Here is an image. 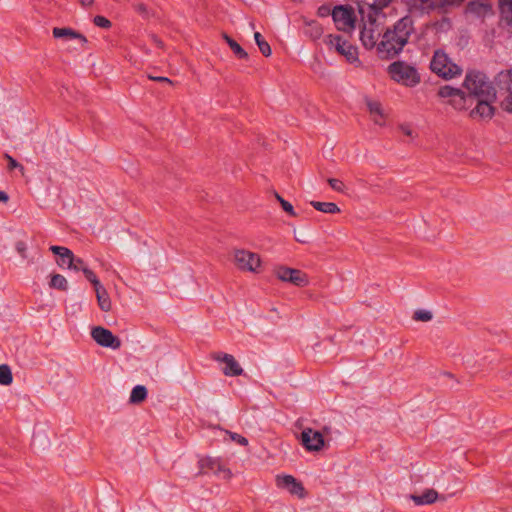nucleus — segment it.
Listing matches in <instances>:
<instances>
[{"mask_svg": "<svg viewBox=\"0 0 512 512\" xmlns=\"http://www.w3.org/2000/svg\"><path fill=\"white\" fill-rule=\"evenodd\" d=\"M401 130L407 136H411L412 135V130L408 126H401Z\"/></svg>", "mask_w": 512, "mask_h": 512, "instance_id": "8fccbe9b", "label": "nucleus"}, {"mask_svg": "<svg viewBox=\"0 0 512 512\" xmlns=\"http://www.w3.org/2000/svg\"><path fill=\"white\" fill-rule=\"evenodd\" d=\"M387 71L392 80L407 87H415L421 81L417 69L404 61L391 63Z\"/></svg>", "mask_w": 512, "mask_h": 512, "instance_id": "7ed1b4c3", "label": "nucleus"}, {"mask_svg": "<svg viewBox=\"0 0 512 512\" xmlns=\"http://www.w3.org/2000/svg\"><path fill=\"white\" fill-rule=\"evenodd\" d=\"M366 104L368 107V110L371 115H373V121L377 125H383L384 124V113L381 106V103L374 100H366Z\"/></svg>", "mask_w": 512, "mask_h": 512, "instance_id": "6ab92c4d", "label": "nucleus"}, {"mask_svg": "<svg viewBox=\"0 0 512 512\" xmlns=\"http://www.w3.org/2000/svg\"><path fill=\"white\" fill-rule=\"evenodd\" d=\"M231 437L234 441H236L238 444L242 445V446H246L248 444V440L247 438H245L244 436L242 435H239L237 433H233L231 434Z\"/></svg>", "mask_w": 512, "mask_h": 512, "instance_id": "37998d69", "label": "nucleus"}, {"mask_svg": "<svg viewBox=\"0 0 512 512\" xmlns=\"http://www.w3.org/2000/svg\"><path fill=\"white\" fill-rule=\"evenodd\" d=\"M478 99V103L476 107L471 111L470 116L480 117V118H492L494 115V107L491 105V103L495 99H488L485 97H476Z\"/></svg>", "mask_w": 512, "mask_h": 512, "instance_id": "f3484780", "label": "nucleus"}, {"mask_svg": "<svg viewBox=\"0 0 512 512\" xmlns=\"http://www.w3.org/2000/svg\"><path fill=\"white\" fill-rule=\"evenodd\" d=\"M151 40H152V42H153L157 47H159V48H163V47H164V43H163V41H162L160 38H158L156 35H152V36H151Z\"/></svg>", "mask_w": 512, "mask_h": 512, "instance_id": "a18cd8bd", "label": "nucleus"}, {"mask_svg": "<svg viewBox=\"0 0 512 512\" xmlns=\"http://www.w3.org/2000/svg\"><path fill=\"white\" fill-rule=\"evenodd\" d=\"M87 266L85 265L84 261L81 258L74 257V264L70 266L69 269L75 270V271H82Z\"/></svg>", "mask_w": 512, "mask_h": 512, "instance_id": "ea45409f", "label": "nucleus"}, {"mask_svg": "<svg viewBox=\"0 0 512 512\" xmlns=\"http://www.w3.org/2000/svg\"><path fill=\"white\" fill-rule=\"evenodd\" d=\"M467 96L464 91L460 89L459 95H455L453 99L449 100V103L457 110H462L466 107Z\"/></svg>", "mask_w": 512, "mask_h": 512, "instance_id": "c756f323", "label": "nucleus"}, {"mask_svg": "<svg viewBox=\"0 0 512 512\" xmlns=\"http://www.w3.org/2000/svg\"><path fill=\"white\" fill-rule=\"evenodd\" d=\"M93 23L97 27L103 28V29H109L112 26V23L109 19H107L104 16L97 15L93 18Z\"/></svg>", "mask_w": 512, "mask_h": 512, "instance_id": "473e14b6", "label": "nucleus"}, {"mask_svg": "<svg viewBox=\"0 0 512 512\" xmlns=\"http://www.w3.org/2000/svg\"><path fill=\"white\" fill-rule=\"evenodd\" d=\"M384 29L379 28L376 19L369 17L368 22L364 23L360 31V40L366 49H373L378 47L379 38H382Z\"/></svg>", "mask_w": 512, "mask_h": 512, "instance_id": "0eeeda50", "label": "nucleus"}, {"mask_svg": "<svg viewBox=\"0 0 512 512\" xmlns=\"http://www.w3.org/2000/svg\"><path fill=\"white\" fill-rule=\"evenodd\" d=\"M333 21L338 30L350 33L355 29L356 15L351 6L338 5L331 12Z\"/></svg>", "mask_w": 512, "mask_h": 512, "instance_id": "39448f33", "label": "nucleus"}, {"mask_svg": "<svg viewBox=\"0 0 512 512\" xmlns=\"http://www.w3.org/2000/svg\"><path fill=\"white\" fill-rule=\"evenodd\" d=\"M13 381V376L10 367L7 364L0 365V384L10 385Z\"/></svg>", "mask_w": 512, "mask_h": 512, "instance_id": "cd10ccee", "label": "nucleus"}, {"mask_svg": "<svg viewBox=\"0 0 512 512\" xmlns=\"http://www.w3.org/2000/svg\"><path fill=\"white\" fill-rule=\"evenodd\" d=\"M310 204L314 209L323 213L336 214L340 212V208L333 202L311 201Z\"/></svg>", "mask_w": 512, "mask_h": 512, "instance_id": "4be33fe9", "label": "nucleus"}, {"mask_svg": "<svg viewBox=\"0 0 512 512\" xmlns=\"http://www.w3.org/2000/svg\"><path fill=\"white\" fill-rule=\"evenodd\" d=\"M91 336L93 340L102 347L116 350L122 345L119 337L115 336L109 329L102 326L94 327L91 331Z\"/></svg>", "mask_w": 512, "mask_h": 512, "instance_id": "1a4fd4ad", "label": "nucleus"}, {"mask_svg": "<svg viewBox=\"0 0 512 512\" xmlns=\"http://www.w3.org/2000/svg\"><path fill=\"white\" fill-rule=\"evenodd\" d=\"M496 94L510 95L512 93V69L502 70L494 77Z\"/></svg>", "mask_w": 512, "mask_h": 512, "instance_id": "2eb2a0df", "label": "nucleus"}, {"mask_svg": "<svg viewBox=\"0 0 512 512\" xmlns=\"http://www.w3.org/2000/svg\"><path fill=\"white\" fill-rule=\"evenodd\" d=\"M147 388L143 385H136L130 394L129 401L133 404H138L143 402L147 398Z\"/></svg>", "mask_w": 512, "mask_h": 512, "instance_id": "b1692460", "label": "nucleus"}, {"mask_svg": "<svg viewBox=\"0 0 512 512\" xmlns=\"http://www.w3.org/2000/svg\"><path fill=\"white\" fill-rule=\"evenodd\" d=\"M281 207L282 209L287 212L290 216H296V212L294 211V208L292 204L286 200L281 201Z\"/></svg>", "mask_w": 512, "mask_h": 512, "instance_id": "a19ab883", "label": "nucleus"}, {"mask_svg": "<svg viewBox=\"0 0 512 512\" xmlns=\"http://www.w3.org/2000/svg\"><path fill=\"white\" fill-rule=\"evenodd\" d=\"M463 86L469 92V97L496 99L494 82L491 83L483 72L477 70L468 71Z\"/></svg>", "mask_w": 512, "mask_h": 512, "instance_id": "f03ea898", "label": "nucleus"}, {"mask_svg": "<svg viewBox=\"0 0 512 512\" xmlns=\"http://www.w3.org/2000/svg\"><path fill=\"white\" fill-rule=\"evenodd\" d=\"M432 313L427 310H417L414 312L413 319L416 321L427 322L432 319Z\"/></svg>", "mask_w": 512, "mask_h": 512, "instance_id": "2f4dec72", "label": "nucleus"}, {"mask_svg": "<svg viewBox=\"0 0 512 512\" xmlns=\"http://www.w3.org/2000/svg\"><path fill=\"white\" fill-rule=\"evenodd\" d=\"M4 157L8 161V169L9 170L18 168L20 170V172L22 173V175L24 174L25 169H24L23 165H21L19 162H17V160H15L11 155H9L7 153H5Z\"/></svg>", "mask_w": 512, "mask_h": 512, "instance_id": "72a5a7b5", "label": "nucleus"}, {"mask_svg": "<svg viewBox=\"0 0 512 512\" xmlns=\"http://www.w3.org/2000/svg\"><path fill=\"white\" fill-rule=\"evenodd\" d=\"M234 260L237 267L243 271L257 272L261 264L259 255L247 250L235 251Z\"/></svg>", "mask_w": 512, "mask_h": 512, "instance_id": "9d476101", "label": "nucleus"}, {"mask_svg": "<svg viewBox=\"0 0 512 512\" xmlns=\"http://www.w3.org/2000/svg\"><path fill=\"white\" fill-rule=\"evenodd\" d=\"M80 3L83 7H89L94 3V0H80Z\"/></svg>", "mask_w": 512, "mask_h": 512, "instance_id": "de8ad7c7", "label": "nucleus"}, {"mask_svg": "<svg viewBox=\"0 0 512 512\" xmlns=\"http://www.w3.org/2000/svg\"><path fill=\"white\" fill-rule=\"evenodd\" d=\"M148 79H150L152 81L160 82V83H166L169 85H173V81L171 79H169L168 77H164V76H153V75L149 74Z\"/></svg>", "mask_w": 512, "mask_h": 512, "instance_id": "79ce46f5", "label": "nucleus"}, {"mask_svg": "<svg viewBox=\"0 0 512 512\" xmlns=\"http://www.w3.org/2000/svg\"><path fill=\"white\" fill-rule=\"evenodd\" d=\"M276 485L278 488L286 489L290 494L296 495L301 499L306 496L303 484L292 475H277Z\"/></svg>", "mask_w": 512, "mask_h": 512, "instance_id": "9b49d317", "label": "nucleus"}, {"mask_svg": "<svg viewBox=\"0 0 512 512\" xmlns=\"http://www.w3.org/2000/svg\"><path fill=\"white\" fill-rule=\"evenodd\" d=\"M254 39H255V42H256L260 52L263 54V56L269 57L272 54V50H271V47L268 44V42L265 41V39L261 35V33L255 32Z\"/></svg>", "mask_w": 512, "mask_h": 512, "instance_id": "bb28decb", "label": "nucleus"}, {"mask_svg": "<svg viewBox=\"0 0 512 512\" xmlns=\"http://www.w3.org/2000/svg\"><path fill=\"white\" fill-rule=\"evenodd\" d=\"M15 249L17 253L23 258H27L28 246L25 241L19 240L15 243Z\"/></svg>", "mask_w": 512, "mask_h": 512, "instance_id": "c9c22d12", "label": "nucleus"}, {"mask_svg": "<svg viewBox=\"0 0 512 512\" xmlns=\"http://www.w3.org/2000/svg\"><path fill=\"white\" fill-rule=\"evenodd\" d=\"M49 249L53 254L58 256L56 262L61 268H70V266L74 264L75 255L69 248L52 245Z\"/></svg>", "mask_w": 512, "mask_h": 512, "instance_id": "dca6fc26", "label": "nucleus"}, {"mask_svg": "<svg viewBox=\"0 0 512 512\" xmlns=\"http://www.w3.org/2000/svg\"><path fill=\"white\" fill-rule=\"evenodd\" d=\"M393 0H374L370 5L371 7L378 11L387 7Z\"/></svg>", "mask_w": 512, "mask_h": 512, "instance_id": "58836bf2", "label": "nucleus"}, {"mask_svg": "<svg viewBox=\"0 0 512 512\" xmlns=\"http://www.w3.org/2000/svg\"><path fill=\"white\" fill-rule=\"evenodd\" d=\"M414 30V20L410 15H405L393 25L387 26L377 47L379 58L389 60L398 56L408 44Z\"/></svg>", "mask_w": 512, "mask_h": 512, "instance_id": "f257e3e1", "label": "nucleus"}, {"mask_svg": "<svg viewBox=\"0 0 512 512\" xmlns=\"http://www.w3.org/2000/svg\"><path fill=\"white\" fill-rule=\"evenodd\" d=\"M312 26H313L312 36L314 38H319L321 36V34H322L321 27L317 23H315V22H313Z\"/></svg>", "mask_w": 512, "mask_h": 512, "instance_id": "c03bdc74", "label": "nucleus"}, {"mask_svg": "<svg viewBox=\"0 0 512 512\" xmlns=\"http://www.w3.org/2000/svg\"><path fill=\"white\" fill-rule=\"evenodd\" d=\"M327 182H328L329 186L334 191H337L340 193H343L345 191V185L341 180L336 179V178H329V179H327Z\"/></svg>", "mask_w": 512, "mask_h": 512, "instance_id": "f704fd0d", "label": "nucleus"}, {"mask_svg": "<svg viewBox=\"0 0 512 512\" xmlns=\"http://www.w3.org/2000/svg\"><path fill=\"white\" fill-rule=\"evenodd\" d=\"M49 286L53 289H57L60 291L68 290V282H67L66 278L61 274H53L51 276Z\"/></svg>", "mask_w": 512, "mask_h": 512, "instance_id": "a878e982", "label": "nucleus"}, {"mask_svg": "<svg viewBox=\"0 0 512 512\" xmlns=\"http://www.w3.org/2000/svg\"><path fill=\"white\" fill-rule=\"evenodd\" d=\"M430 69L438 76L449 80L461 75L462 69L453 63L443 50H436L430 62Z\"/></svg>", "mask_w": 512, "mask_h": 512, "instance_id": "20e7f679", "label": "nucleus"}, {"mask_svg": "<svg viewBox=\"0 0 512 512\" xmlns=\"http://www.w3.org/2000/svg\"><path fill=\"white\" fill-rule=\"evenodd\" d=\"M83 274L85 275L86 279L94 286V288L101 286V283L95 273L86 267L83 269Z\"/></svg>", "mask_w": 512, "mask_h": 512, "instance_id": "7c9ffc66", "label": "nucleus"}, {"mask_svg": "<svg viewBox=\"0 0 512 512\" xmlns=\"http://www.w3.org/2000/svg\"><path fill=\"white\" fill-rule=\"evenodd\" d=\"M275 195V198L277 199V201L281 204V201L282 200H285L284 198H282L277 192L274 193Z\"/></svg>", "mask_w": 512, "mask_h": 512, "instance_id": "603ef678", "label": "nucleus"}, {"mask_svg": "<svg viewBox=\"0 0 512 512\" xmlns=\"http://www.w3.org/2000/svg\"><path fill=\"white\" fill-rule=\"evenodd\" d=\"M499 8L501 12L512 14V0H498Z\"/></svg>", "mask_w": 512, "mask_h": 512, "instance_id": "e433bc0d", "label": "nucleus"}, {"mask_svg": "<svg viewBox=\"0 0 512 512\" xmlns=\"http://www.w3.org/2000/svg\"><path fill=\"white\" fill-rule=\"evenodd\" d=\"M94 289L96 292V297H97L99 308L104 312L110 311L111 310V300H110V297H109L106 289L102 285L99 287H96Z\"/></svg>", "mask_w": 512, "mask_h": 512, "instance_id": "412c9836", "label": "nucleus"}, {"mask_svg": "<svg viewBox=\"0 0 512 512\" xmlns=\"http://www.w3.org/2000/svg\"><path fill=\"white\" fill-rule=\"evenodd\" d=\"M53 36L55 38L79 39L81 41V43H83V44H86L88 42L86 36H84L83 34L75 31L72 28H66V27L58 28V27H55L53 29Z\"/></svg>", "mask_w": 512, "mask_h": 512, "instance_id": "a211bd4d", "label": "nucleus"}, {"mask_svg": "<svg viewBox=\"0 0 512 512\" xmlns=\"http://www.w3.org/2000/svg\"><path fill=\"white\" fill-rule=\"evenodd\" d=\"M328 13H329V8L328 7L322 6V7L319 8L320 16H325Z\"/></svg>", "mask_w": 512, "mask_h": 512, "instance_id": "09e8293b", "label": "nucleus"}, {"mask_svg": "<svg viewBox=\"0 0 512 512\" xmlns=\"http://www.w3.org/2000/svg\"><path fill=\"white\" fill-rule=\"evenodd\" d=\"M277 278L283 282H289L297 287H305L309 283L306 273L299 269L279 266L275 269Z\"/></svg>", "mask_w": 512, "mask_h": 512, "instance_id": "6e6552de", "label": "nucleus"}, {"mask_svg": "<svg viewBox=\"0 0 512 512\" xmlns=\"http://www.w3.org/2000/svg\"><path fill=\"white\" fill-rule=\"evenodd\" d=\"M135 7H136V10L139 11V12H145L146 11V7L142 3L137 4Z\"/></svg>", "mask_w": 512, "mask_h": 512, "instance_id": "3c124183", "label": "nucleus"}, {"mask_svg": "<svg viewBox=\"0 0 512 512\" xmlns=\"http://www.w3.org/2000/svg\"><path fill=\"white\" fill-rule=\"evenodd\" d=\"M301 444L307 451H320L325 444L323 434L312 428H305L301 432Z\"/></svg>", "mask_w": 512, "mask_h": 512, "instance_id": "f8f14e48", "label": "nucleus"}, {"mask_svg": "<svg viewBox=\"0 0 512 512\" xmlns=\"http://www.w3.org/2000/svg\"><path fill=\"white\" fill-rule=\"evenodd\" d=\"M411 499L416 505H428L438 499V493L434 489H427L420 495H411Z\"/></svg>", "mask_w": 512, "mask_h": 512, "instance_id": "aec40b11", "label": "nucleus"}, {"mask_svg": "<svg viewBox=\"0 0 512 512\" xmlns=\"http://www.w3.org/2000/svg\"><path fill=\"white\" fill-rule=\"evenodd\" d=\"M467 9L477 16H484L486 13L491 11V5L482 1H471L469 2Z\"/></svg>", "mask_w": 512, "mask_h": 512, "instance_id": "5701e85b", "label": "nucleus"}, {"mask_svg": "<svg viewBox=\"0 0 512 512\" xmlns=\"http://www.w3.org/2000/svg\"><path fill=\"white\" fill-rule=\"evenodd\" d=\"M325 43L330 48H334L340 55L344 56L349 63L359 61L357 48L343 39L342 36L329 34L325 38Z\"/></svg>", "mask_w": 512, "mask_h": 512, "instance_id": "423d86ee", "label": "nucleus"}, {"mask_svg": "<svg viewBox=\"0 0 512 512\" xmlns=\"http://www.w3.org/2000/svg\"><path fill=\"white\" fill-rule=\"evenodd\" d=\"M212 358L215 361L223 362L225 363V367L223 368V373L226 376H240L243 373V369L239 365V363L236 361L234 356L231 354L223 353V352H217L212 355Z\"/></svg>", "mask_w": 512, "mask_h": 512, "instance_id": "4468645a", "label": "nucleus"}, {"mask_svg": "<svg viewBox=\"0 0 512 512\" xmlns=\"http://www.w3.org/2000/svg\"><path fill=\"white\" fill-rule=\"evenodd\" d=\"M224 39L226 40V43L229 45L233 53L239 58V59H247L248 53L231 37L224 34Z\"/></svg>", "mask_w": 512, "mask_h": 512, "instance_id": "393cba45", "label": "nucleus"}, {"mask_svg": "<svg viewBox=\"0 0 512 512\" xmlns=\"http://www.w3.org/2000/svg\"><path fill=\"white\" fill-rule=\"evenodd\" d=\"M501 107L504 111L512 114V93L510 95H506L505 98L501 102Z\"/></svg>", "mask_w": 512, "mask_h": 512, "instance_id": "4c0bfd02", "label": "nucleus"}, {"mask_svg": "<svg viewBox=\"0 0 512 512\" xmlns=\"http://www.w3.org/2000/svg\"><path fill=\"white\" fill-rule=\"evenodd\" d=\"M460 88H454L450 85H444L439 88L438 96L441 98H450L453 99L455 95H459Z\"/></svg>", "mask_w": 512, "mask_h": 512, "instance_id": "c85d7f7f", "label": "nucleus"}, {"mask_svg": "<svg viewBox=\"0 0 512 512\" xmlns=\"http://www.w3.org/2000/svg\"><path fill=\"white\" fill-rule=\"evenodd\" d=\"M9 200V196L6 192L0 190V203H6Z\"/></svg>", "mask_w": 512, "mask_h": 512, "instance_id": "49530a36", "label": "nucleus"}, {"mask_svg": "<svg viewBox=\"0 0 512 512\" xmlns=\"http://www.w3.org/2000/svg\"><path fill=\"white\" fill-rule=\"evenodd\" d=\"M199 471L197 475L203 474H219L221 472L226 473V476L229 478L231 476V471L229 469L224 468L221 461L217 458H212L209 456L202 457L198 461Z\"/></svg>", "mask_w": 512, "mask_h": 512, "instance_id": "ddd939ff", "label": "nucleus"}]
</instances>
